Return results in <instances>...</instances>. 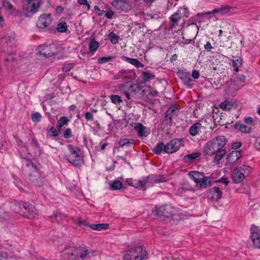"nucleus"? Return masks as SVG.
I'll list each match as a JSON object with an SVG mask.
<instances>
[{"label": "nucleus", "mask_w": 260, "mask_h": 260, "mask_svg": "<svg viewBox=\"0 0 260 260\" xmlns=\"http://www.w3.org/2000/svg\"><path fill=\"white\" fill-rule=\"evenodd\" d=\"M202 126V124L199 122H196L189 129V134L192 136H196L199 133V131L201 129Z\"/></svg>", "instance_id": "a878e982"}, {"label": "nucleus", "mask_w": 260, "mask_h": 260, "mask_svg": "<svg viewBox=\"0 0 260 260\" xmlns=\"http://www.w3.org/2000/svg\"><path fill=\"white\" fill-rule=\"evenodd\" d=\"M68 26L65 22H61L58 24L56 29L59 32H65L67 31Z\"/></svg>", "instance_id": "79ce46f5"}, {"label": "nucleus", "mask_w": 260, "mask_h": 260, "mask_svg": "<svg viewBox=\"0 0 260 260\" xmlns=\"http://www.w3.org/2000/svg\"><path fill=\"white\" fill-rule=\"evenodd\" d=\"M20 210H17L14 209L16 212H20L23 216L28 218H34L38 215L37 209L31 204L27 202H21L18 203Z\"/></svg>", "instance_id": "0eeeda50"}, {"label": "nucleus", "mask_w": 260, "mask_h": 260, "mask_svg": "<svg viewBox=\"0 0 260 260\" xmlns=\"http://www.w3.org/2000/svg\"><path fill=\"white\" fill-rule=\"evenodd\" d=\"M244 121L247 124H251L252 123L253 120L252 118L249 117H245L244 118Z\"/></svg>", "instance_id": "774afa93"}, {"label": "nucleus", "mask_w": 260, "mask_h": 260, "mask_svg": "<svg viewBox=\"0 0 260 260\" xmlns=\"http://www.w3.org/2000/svg\"><path fill=\"white\" fill-rule=\"evenodd\" d=\"M142 79L145 81L148 82L150 80L154 79L155 76L151 74H149L146 72H142Z\"/></svg>", "instance_id": "a18cd8bd"}, {"label": "nucleus", "mask_w": 260, "mask_h": 260, "mask_svg": "<svg viewBox=\"0 0 260 260\" xmlns=\"http://www.w3.org/2000/svg\"><path fill=\"white\" fill-rule=\"evenodd\" d=\"M114 56H107V57H100L98 59V62L99 63H103L105 62H109L111 61L113 59H114Z\"/></svg>", "instance_id": "09e8293b"}, {"label": "nucleus", "mask_w": 260, "mask_h": 260, "mask_svg": "<svg viewBox=\"0 0 260 260\" xmlns=\"http://www.w3.org/2000/svg\"><path fill=\"white\" fill-rule=\"evenodd\" d=\"M188 175L189 177L197 183L201 178L203 176L204 173L197 171H191L189 173Z\"/></svg>", "instance_id": "c85d7f7f"}, {"label": "nucleus", "mask_w": 260, "mask_h": 260, "mask_svg": "<svg viewBox=\"0 0 260 260\" xmlns=\"http://www.w3.org/2000/svg\"><path fill=\"white\" fill-rule=\"evenodd\" d=\"M0 260H20V258L9 256L7 252L2 251L0 252Z\"/></svg>", "instance_id": "473e14b6"}, {"label": "nucleus", "mask_w": 260, "mask_h": 260, "mask_svg": "<svg viewBox=\"0 0 260 260\" xmlns=\"http://www.w3.org/2000/svg\"><path fill=\"white\" fill-rule=\"evenodd\" d=\"M48 133L51 136L53 137H57L58 136V131L53 126H51L48 131Z\"/></svg>", "instance_id": "864d4df0"}, {"label": "nucleus", "mask_w": 260, "mask_h": 260, "mask_svg": "<svg viewBox=\"0 0 260 260\" xmlns=\"http://www.w3.org/2000/svg\"><path fill=\"white\" fill-rule=\"evenodd\" d=\"M68 148L69 152L65 154L68 161L75 167H80L83 165V157L81 155L80 149L71 144L68 145Z\"/></svg>", "instance_id": "f03ea898"}, {"label": "nucleus", "mask_w": 260, "mask_h": 260, "mask_svg": "<svg viewBox=\"0 0 260 260\" xmlns=\"http://www.w3.org/2000/svg\"><path fill=\"white\" fill-rule=\"evenodd\" d=\"M2 2L3 6L5 8H7L9 10L13 9L12 5L9 2H8L7 0H2Z\"/></svg>", "instance_id": "6e6d98bb"}, {"label": "nucleus", "mask_w": 260, "mask_h": 260, "mask_svg": "<svg viewBox=\"0 0 260 260\" xmlns=\"http://www.w3.org/2000/svg\"><path fill=\"white\" fill-rule=\"evenodd\" d=\"M78 2L80 5H85L86 6H87L88 10L90 9V6L87 0H78Z\"/></svg>", "instance_id": "bf43d9fd"}, {"label": "nucleus", "mask_w": 260, "mask_h": 260, "mask_svg": "<svg viewBox=\"0 0 260 260\" xmlns=\"http://www.w3.org/2000/svg\"><path fill=\"white\" fill-rule=\"evenodd\" d=\"M58 52V47L55 44H51L49 45L46 44V48L44 53V57L48 58L56 54Z\"/></svg>", "instance_id": "f3484780"}, {"label": "nucleus", "mask_w": 260, "mask_h": 260, "mask_svg": "<svg viewBox=\"0 0 260 260\" xmlns=\"http://www.w3.org/2000/svg\"><path fill=\"white\" fill-rule=\"evenodd\" d=\"M128 72L126 70H121L120 72L118 73V74L116 75L117 79H126L128 78L126 75Z\"/></svg>", "instance_id": "8fccbe9b"}, {"label": "nucleus", "mask_w": 260, "mask_h": 260, "mask_svg": "<svg viewBox=\"0 0 260 260\" xmlns=\"http://www.w3.org/2000/svg\"><path fill=\"white\" fill-rule=\"evenodd\" d=\"M180 189L182 190V192H185L186 191H194L195 190L194 187L191 186L188 182L184 183Z\"/></svg>", "instance_id": "ea45409f"}, {"label": "nucleus", "mask_w": 260, "mask_h": 260, "mask_svg": "<svg viewBox=\"0 0 260 260\" xmlns=\"http://www.w3.org/2000/svg\"><path fill=\"white\" fill-rule=\"evenodd\" d=\"M250 169V167L245 165L243 167L235 169L232 173V178L233 182L235 183L242 182L245 177L244 173H245V169L248 170Z\"/></svg>", "instance_id": "9d476101"}, {"label": "nucleus", "mask_w": 260, "mask_h": 260, "mask_svg": "<svg viewBox=\"0 0 260 260\" xmlns=\"http://www.w3.org/2000/svg\"><path fill=\"white\" fill-rule=\"evenodd\" d=\"M46 48V44H42L39 46L36 49V54L44 56V53Z\"/></svg>", "instance_id": "de8ad7c7"}, {"label": "nucleus", "mask_w": 260, "mask_h": 260, "mask_svg": "<svg viewBox=\"0 0 260 260\" xmlns=\"http://www.w3.org/2000/svg\"><path fill=\"white\" fill-rule=\"evenodd\" d=\"M177 74L183 81L184 85L188 88L191 87V82L192 81V80L190 77L189 72H187L186 70H179L177 71Z\"/></svg>", "instance_id": "2eb2a0df"}, {"label": "nucleus", "mask_w": 260, "mask_h": 260, "mask_svg": "<svg viewBox=\"0 0 260 260\" xmlns=\"http://www.w3.org/2000/svg\"><path fill=\"white\" fill-rule=\"evenodd\" d=\"M226 142V139L223 136L216 137L206 143L204 149V152L206 155H213L222 149Z\"/></svg>", "instance_id": "f257e3e1"}, {"label": "nucleus", "mask_w": 260, "mask_h": 260, "mask_svg": "<svg viewBox=\"0 0 260 260\" xmlns=\"http://www.w3.org/2000/svg\"><path fill=\"white\" fill-rule=\"evenodd\" d=\"M175 210L169 205L162 206L156 208V213L159 217H166L173 218Z\"/></svg>", "instance_id": "f8f14e48"}, {"label": "nucleus", "mask_w": 260, "mask_h": 260, "mask_svg": "<svg viewBox=\"0 0 260 260\" xmlns=\"http://www.w3.org/2000/svg\"><path fill=\"white\" fill-rule=\"evenodd\" d=\"M232 9V7L228 5L223 6L219 8L215 9L212 11H209L206 13V14H215L216 13H219L222 15L226 14L229 12L230 10Z\"/></svg>", "instance_id": "b1692460"}, {"label": "nucleus", "mask_w": 260, "mask_h": 260, "mask_svg": "<svg viewBox=\"0 0 260 260\" xmlns=\"http://www.w3.org/2000/svg\"><path fill=\"white\" fill-rule=\"evenodd\" d=\"M178 112L179 110L175 105H171L167 111L165 116L164 120L166 124L171 125L173 118L177 116Z\"/></svg>", "instance_id": "4468645a"}, {"label": "nucleus", "mask_w": 260, "mask_h": 260, "mask_svg": "<svg viewBox=\"0 0 260 260\" xmlns=\"http://www.w3.org/2000/svg\"><path fill=\"white\" fill-rule=\"evenodd\" d=\"M109 39L110 40L112 44H116L118 43L119 37L113 32H111L109 36Z\"/></svg>", "instance_id": "37998d69"}, {"label": "nucleus", "mask_w": 260, "mask_h": 260, "mask_svg": "<svg viewBox=\"0 0 260 260\" xmlns=\"http://www.w3.org/2000/svg\"><path fill=\"white\" fill-rule=\"evenodd\" d=\"M147 181V180L145 178L143 180H135L134 182V187L145 190L146 189L145 185Z\"/></svg>", "instance_id": "7c9ffc66"}, {"label": "nucleus", "mask_w": 260, "mask_h": 260, "mask_svg": "<svg viewBox=\"0 0 260 260\" xmlns=\"http://www.w3.org/2000/svg\"><path fill=\"white\" fill-rule=\"evenodd\" d=\"M52 222H57L58 223L61 222L62 219V215L60 213H54L50 216Z\"/></svg>", "instance_id": "58836bf2"}, {"label": "nucleus", "mask_w": 260, "mask_h": 260, "mask_svg": "<svg viewBox=\"0 0 260 260\" xmlns=\"http://www.w3.org/2000/svg\"><path fill=\"white\" fill-rule=\"evenodd\" d=\"M121 58L125 61L134 65L137 68H143L144 65L136 58H132L124 56H122Z\"/></svg>", "instance_id": "393cba45"}, {"label": "nucleus", "mask_w": 260, "mask_h": 260, "mask_svg": "<svg viewBox=\"0 0 260 260\" xmlns=\"http://www.w3.org/2000/svg\"><path fill=\"white\" fill-rule=\"evenodd\" d=\"M192 77L194 79H197L200 77V73L198 71L193 70L192 72Z\"/></svg>", "instance_id": "e2e57ef3"}, {"label": "nucleus", "mask_w": 260, "mask_h": 260, "mask_svg": "<svg viewBox=\"0 0 260 260\" xmlns=\"http://www.w3.org/2000/svg\"><path fill=\"white\" fill-rule=\"evenodd\" d=\"M111 4L120 12H127L133 9V4L130 0H113Z\"/></svg>", "instance_id": "1a4fd4ad"}, {"label": "nucleus", "mask_w": 260, "mask_h": 260, "mask_svg": "<svg viewBox=\"0 0 260 260\" xmlns=\"http://www.w3.org/2000/svg\"><path fill=\"white\" fill-rule=\"evenodd\" d=\"M204 48L207 51H210L212 49H213V47L212 46L211 43L209 42H207L206 44L204 45Z\"/></svg>", "instance_id": "69168bd1"}, {"label": "nucleus", "mask_w": 260, "mask_h": 260, "mask_svg": "<svg viewBox=\"0 0 260 260\" xmlns=\"http://www.w3.org/2000/svg\"><path fill=\"white\" fill-rule=\"evenodd\" d=\"M234 127L236 129H239L240 131L244 133H249L251 132V128L243 124L240 123H237L234 125Z\"/></svg>", "instance_id": "2f4dec72"}, {"label": "nucleus", "mask_w": 260, "mask_h": 260, "mask_svg": "<svg viewBox=\"0 0 260 260\" xmlns=\"http://www.w3.org/2000/svg\"><path fill=\"white\" fill-rule=\"evenodd\" d=\"M245 76L243 75L234 73L231 79V86L234 90H238L245 85Z\"/></svg>", "instance_id": "9b49d317"}, {"label": "nucleus", "mask_w": 260, "mask_h": 260, "mask_svg": "<svg viewBox=\"0 0 260 260\" xmlns=\"http://www.w3.org/2000/svg\"><path fill=\"white\" fill-rule=\"evenodd\" d=\"M216 182L222 183L224 184L225 185H227L229 182L227 178L223 177V178H221L220 179L216 181Z\"/></svg>", "instance_id": "0e129e2a"}, {"label": "nucleus", "mask_w": 260, "mask_h": 260, "mask_svg": "<svg viewBox=\"0 0 260 260\" xmlns=\"http://www.w3.org/2000/svg\"><path fill=\"white\" fill-rule=\"evenodd\" d=\"M22 5V12L26 17L32 16L38 12L43 4V0H24Z\"/></svg>", "instance_id": "20e7f679"}, {"label": "nucleus", "mask_w": 260, "mask_h": 260, "mask_svg": "<svg viewBox=\"0 0 260 260\" xmlns=\"http://www.w3.org/2000/svg\"><path fill=\"white\" fill-rule=\"evenodd\" d=\"M85 118L86 120H93V115L92 113L90 112H86L85 114Z\"/></svg>", "instance_id": "13d9d810"}, {"label": "nucleus", "mask_w": 260, "mask_h": 260, "mask_svg": "<svg viewBox=\"0 0 260 260\" xmlns=\"http://www.w3.org/2000/svg\"><path fill=\"white\" fill-rule=\"evenodd\" d=\"M233 104L229 101H225L220 104V107L222 110L230 111L232 109Z\"/></svg>", "instance_id": "4c0bfd02"}, {"label": "nucleus", "mask_w": 260, "mask_h": 260, "mask_svg": "<svg viewBox=\"0 0 260 260\" xmlns=\"http://www.w3.org/2000/svg\"><path fill=\"white\" fill-rule=\"evenodd\" d=\"M111 102L115 104H119L121 103L123 101L121 97L118 95H111L110 96Z\"/></svg>", "instance_id": "c03bdc74"}, {"label": "nucleus", "mask_w": 260, "mask_h": 260, "mask_svg": "<svg viewBox=\"0 0 260 260\" xmlns=\"http://www.w3.org/2000/svg\"><path fill=\"white\" fill-rule=\"evenodd\" d=\"M166 181V177L162 176H158L154 179V182L155 183L162 182Z\"/></svg>", "instance_id": "4d7b16f0"}, {"label": "nucleus", "mask_w": 260, "mask_h": 260, "mask_svg": "<svg viewBox=\"0 0 260 260\" xmlns=\"http://www.w3.org/2000/svg\"><path fill=\"white\" fill-rule=\"evenodd\" d=\"M134 128L137 132L138 135L141 137H146L150 133L149 128L144 126L141 123H137L135 126Z\"/></svg>", "instance_id": "a211bd4d"}, {"label": "nucleus", "mask_w": 260, "mask_h": 260, "mask_svg": "<svg viewBox=\"0 0 260 260\" xmlns=\"http://www.w3.org/2000/svg\"><path fill=\"white\" fill-rule=\"evenodd\" d=\"M13 51V53L7 54L8 56H6L5 59V65L8 70L11 69L16 64L15 58L13 56L15 54L16 51L15 50Z\"/></svg>", "instance_id": "6ab92c4d"}, {"label": "nucleus", "mask_w": 260, "mask_h": 260, "mask_svg": "<svg viewBox=\"0 0 260 260\" xmlns=\"http://www.w3.org/2000/svg\"><path fill=\"white\" fill-rule=\"evenodd\" d=\"M15 34L5 36L0 39V50L6 54H11L15 50Z\"/></svg>", "instance_id": "423d86ee"}, {"label": "nucleus", "mask_w": 260, "mask_h": 260, "mask_svg": "<svg viewBox=\"0 0 260 260\" xmlns=\"http://www.w3.org/2000/svg\"><path fill=\"white\" fill-rule=\"evenodd\" d=\"M196 185L197 186H199L201 188H206L211 186V181L210 177L202 176L199 181L197 182Z\"/></svg>", "instance_id": "5701e85b"}, {"label": "nucleus", "mask_w": 260, "mask_h": 260, "mask_svg": "<svg viewBox=\"0 0 260 260\" xmlns=\"http://www.w3.org/2000/svg\"><path fill=\"white\" fill-rule=\"evenodd\" d=\"M251 238L253 246L257 248H260V234L257 228L251 229Z\"/></svg>", "instance_id": "412c9836"}, {"label": "nucleus", "mask_w": 260, "mask_h": 260, "mask_svg": "<svg viewBox=\"0 0 260 260\" xmlns=\"http://www.w3.org/2000/svg\"><path fill=\"white\" fill-rule=\"evenodd\" d=\"M242 145V143L240 142H235L232 145V148L234 149H237L239 148Z\"/></svg>", "instance_id": "338daca9"}, {"label": "nucleus", "mask_w": 260, "mask_h": 260, "mask_svg": "<svg viewBox=\"0 0 260 260\" xmlns=\"http://www.w3.org/2000/svg\"><path fill=\"white\" fill-rule=\"evenodd\" d=\"M128 143V144H130V147L132 148L133 144H134V140L132 139H124L119 141V145L120 147H123L125 146V144Z\"/></svg>", "instance_id": "a19ab883"}, {"label": "nucleus", "mask_w": 260, "mask_h": 260, "mask_svg": "<svg viewBox=\"0 0 260 260\" xmlns=\"http://www.w3.org/2000/svg\"><path fill=\"white\" fill-rule=\"evenodd\" d=\"M73 66L71 64H68L63 66L62 70L64 72H70L71 69L72 68Z\"/></svg>", "instance_id": "680f3d73"}, {"label": "nucleus", "mask_w": 260, "mask_h": 260, "mask_svg": "<svg viewBox=\"0 0 260 260\" xmlns=\"http://www.w3.org/2000/svg\"><path fill=\"white\" fill-rule=\"evenodd\" d=\"M63 136L66 139L70 138L72 137V131L71 128H67L63 133Z\"/></svg>", "instance_id": "5fc2aeb1"}, {"label": "nucleus", "mask_w": 260, "mask_h": 260, "mask_svg": "<svg viewBox=\"0 0 260 260\" xmlns=\"http://www.w3.org/2000/svg\"><path fill=\"white\" fill-rule=\"evenodd\" d=\"M69 119L67 117L63 116L61 117L59 120V122L61 123L62 125H64L68 123Z\"/></svg>", "instance_id": "052dcab7"}, {"label": "nucleus", "mask_w": 260, "mask_h": 260, "mask_svg": "<svg viewBox=\"0 0 260 260\" xmlns=\"http://www.w3.org/2000/svg\"><path fill=\"white\" fill-rule=\"evenodd\" d=\"M51 22L50 14L41 15L37 21V26L40 28H46Z\"/></svg>", "instance_id": "dca6fc26"}, {"label": "nucleus", "mask_w": 260, "mask_h": 260, "mask_svg": "<svg viewBox=\"0 0 260 260\" xmlns=\"http://www.w3.org/2000/svg\"><path fill=\"white\" fill-rule=\"evenodd\" d=\"M234 58L233 59V66L234 67H235V71L237 73L239 71L238 68L240 67L242 64V60L241 58H237L236 57L233 56Z\"/></svg>", "instance_id": "e433bc0d"}, {"label": "nucleus", "mask_w": 260, "mask_h": 260, "mask_svg": "<svg viewBox=\"0 0 260 260\" xmlns=\"http://www.w3.org/2000/svg\"><path fill=\"white\" fill-rule=\"evenodd\" d=\"M200 155V153L195 152L190 154L186 155L183 157V161L185 162H192L196 158Z\"/></svg>", "instance_id": "c756f323"}, {"label": "nucleus", "mask_w": 260, "mask_h": 260, "mask_svg": "<svg viewBox=\"0 0 260 260\" xmlns=\"http://www.w3.org/2000/svg\"><path fill=\"white\" fill-rule=\"evenodd\" d=\"M99 47V43L96 41V40L94 39H92L90 41L89 44V50L91 52L93 53L94 52L97 50Z\"/></svg>", "instance_id": "72a5a7b5"}, {"label": "nucleus", "mask_w": 260, "mask_h": 260, "mask_svg": "<svg viewBox=\"0 0 260 260\" xmlns=\"http://www.w3.org/2000/svg\"><path fill=\"white\" fill-rule=\"evenodd\" d=\"M63 254L67 255L70 260H79L85 258L89 254L86 248L75 247L69 246L66 247L63 250Z\"/></svg>", "instance_id": "7ed1b4c3"}, {"label": "nucleus", "mask_w": 260, "mask_h": 260, "mask_svg": "<svg viewBox=\"0 0 260 260\" xmlns=\"http://www.w3.org/2000/svg\"><path fill=\"white\" fill-rule=\"evenodd\" d=\"M208 193L211 195V200L217 201L222 197V193L219 187H213L211 188Z\"/></svg>", "instance_id": "4be33fe9"}, {"label": "nucleus", "mask_w": 260, "mask_h": 260, "mask_svg": "<svg viewBox=\"0 0 260 260\" xmlns=\"http://www.w3.org/2000/svg\"><path fill=\"white\" fill-rule=\"evenodd\" d=\"M147 258V252L142 246L132 248L126 251L123 260H143Z\"/></svg>", "instance_id": "39448f33"}, {"label": "nucleus", "mask_w": 260, "mask_h": 260, "mask_svg": "<svg viewBox=\"0 0 260 260\" xmlns=\"http://www.w3.org/2000/svg\"><path fill=\"white\" fill-rule=\"evenodd\" d=\"M90 227L93 230L100 231L102 229H107L109 227V224L99 223L90 225Z\"/></svg>", "instance_id": "c9c22d12"}, {"label": "nucleus", "mask_w": 260, "mask_h": 260, "mask_svg": "<svg viewBox=\"0 0 260 260\" xmlns=\"http://www.w3.org/2000/svg\"><path fill=\"white\" fill-rule=\"evenodd\" d=\"M26 166L29 168V170L32 172V173L29 175V180L36 186H42L44 182V179L38 172L37 167L35 166L32 162L27 163Z\"/></svg>", "instance_id": "6e6552de"}, {"label": "nucleus", "mask_w": 260, "mask_h": 260, "mask_svg": "<svg viewBox=\"0 0 260 260\" xmlns=\"http://www.w3.org/2000/svg\"><path fill=\"white\" fill-rule=\"evenodd\" d=\"M41 118V115L39 112H36L31 115V120L33 122H40Z\"/></svg>", "instance_id": "3c124183"}, {"label": "nucleus", "mask_w": 260, "mask_h": 260, "mask_svg": "<svg viewBox=\"0 0 260 260\" xmlns=\"http://www.w3.org/2000/svg\"><path fill=\"white\" fill-rule=\"evenodd\" d=\"M114 15V12L111 8L108 10L105 14V16L108 19H111L113 18Z\"/></svg>", "instance_id": "603ef678"}, {"label": "nucleus", "mask_w": 260, "mask_h": 260, "mask_svg": "<svg viewBox=\"0 0 260 260\" xmlns=\"http://www.w3.org/2000/svg\"><path fill=\"white\" fill-rule=\"evenodd\" d=\"M122 183L120 181H115L111 185V188L113 190H118L122 187Z\"/></svg>", "instance_id": "49530a36"}, {"label": "nucleus", "mask_w": 260, "mask_h": 260, "mask_svg": "<svg viewBox=\"0 0 260 260\" xmlns=\"http://www.w3.org/2000/svg\"><path fill=\"white\" fill-rule=\"evenodd\" d=\"M241 157V151L233 150L229 154L226 158L225 165L233 164L236 162Z\"/></svg>", "instance_id": "aec40b11"}, {"label": "nucleus", "mask_w": 260, "mask_h": 260, "mask_svg": "<svg viewBox=\"0 0 260 260\" xmlns=\"http://www.w3.org/2000/svg\"><path fill=\"white\" fill-rule=\"evenodd\" d=\"M181 139L171 140L165 145V152L167 153H173L176 152L181 145Z\"/></svg>", "instance_id": "ddd939ff"}, {"label": "nucleus", "mask_w": 260, "mask_h": 260, "mask_svg": "<svg viewBox=\"0 0 260 260\" xmlns=\"http://www.w3.org/2000/svg\"><path fill=\"white\" fill-rule=\"evenodd\" d=\"M165 145L163 142L158 143L154 147L153 151L157 154H160L163 151L165 152Z\"/></svg>", "instance_id": "f704fd0d"}, {"label": "nucleus", "mask_w": 260, "mask_h": 260, "mask_svg": "<svg viewBox=\"0 0 260 260\" xmlns=\"http://www.w3.org/2000/svg\"><path fill=\"white\" fill-rule=\"evenodd\" d=\"M170 19L172 22L170 28L173 29L178 25V22L181 19V15L178 12H175L171 16Z\"/></svg>", "instance_id": "bb28decb"}, {"label": "nucleus", "mask_w": 260, "mask_h": 260, "mask_svg": "<svg viewBox=\"0 0 260 260\" xmlns=\"http://www.w3.org/2000/svg\"><path fill=\"white\" fill-rule=\"evenodd\" d=\"M226 151L224 149H222L218 151V152H215V156L214 158V162L216 164H219V161L226 154Z\"/></svg>", "instance_id": "cd10ccee"}]
</instances>
